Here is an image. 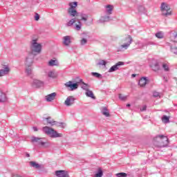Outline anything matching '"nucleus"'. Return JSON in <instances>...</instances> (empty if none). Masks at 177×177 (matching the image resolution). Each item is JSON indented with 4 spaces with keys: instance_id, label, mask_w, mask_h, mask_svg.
I'll list each match as a JSON object with an SVG mask.
<instances>
[{
    "instance_id": "obj_27",
    "label": "nucleus",
    "mask_w": 177,
    "mask_h": 177,
    "mask_svg": "<svg viewBox=\"0 0 177 177\" xmlns=\"http://www.w3.org/2000/svg\"><path fill=\"white\" fill-rule=\"evenodd\" d=\"M59 62H57V60L51 59L48 62V65L51 67H53V66H58Z\"/></svg>"
},
{
    "instance_id": "obj_13",
    "label": "nucleus",
    "mask_w": 177,
    "mask_h": 177,
    "mask_svg": "<svg viewBox=\"0 0 177 177\" xmlns=\"http://www.w3.org/2000/svg\"><path fill=\"white\" fill-rule=\"evenodd\" d=\"M32 85L34 88H41V86H44V82L39 80H33Z\"/></svg>"
},
{
    "instance_id": "obj_46",
    "label": "nucleus",
    "mask_w": 177,
    "mask_h": 177,
    "mask_svg": "<svg viewBox=\"0 0 177 177\" xmlns=\"http://www.w3.org/2000/svg\"><path fill=\"white\" fill-rule=\"evenodd\" d=\"M35 20H36V21H38V20H39V15L38 13H36L35 16Z\"/></svg>"
},
{
    "instance_id": "obj_36",
    "label": "nucleus",
    "mask_w": 177,
    "mask_h": 177,
    "mask_svg": "<svg viewBox=\"0 0 177 177\" xmlns=\"http://www.w3.org/2000/svg\"><path fill=\"white\" fill-rule=\"evenodd\" d=\"M155 35L156 38H158L159 39H162V38H164V34L162 33V32H158L156 33Z\"/></svg>"
},
{
    "instance_id": "obj_8",
    "label": "nucleus",
    "mask_w": 177,
    "mask_h": 177,
    "mask_svg": "<svg viewBox=\"0 0 177 177\" xmlns=\"http://www.w3.org/2000/svg\"><path fill=\"white\" fill-rule=\"evenodd\" d=\"M78 82L73 83L71 81H69L65 83L66 88H70V91H75V89H78Z\"/></svg>"
},
{
    "instance_id": "obj_29",
    "label": "nucleus",
    "mask_w": 177,
    "mask_h": 177,
    "mask_svg": "<svg viewBox=\"0 0 177 177\" xmlns=\"http://www.w3.org/2000/svg\"><path fill=\"white\" fill-rule=\"evenodd\" d=\"M45 120H47V123L50 124V125H51V127H53V125H56V121L50 120V117H48Z\"/></svg>"
},
{
    "instance_id": "obj_45",
    "label": "nucleus",
    "mask_w": 177,
    "mask_h": 177,
    "mask_svg": "<svg viewBox=\"0 0 177 177\" xmlns=\"http://www.w3.org/2000/svg\"><path fill=\"white\" fill-rule=\"evenodd\" d=\"M119 99L120 100H126L127 96H124V95H122V94H119Z\"/></svg>"
},
{
    "instance_id": "obj_30",
    "label": "nucleus",
    "mask_w": 177,
    "mask_h": 177,
    "mask_svg": "<svg viewBox=\"0 0 177 177\" xmlns=\"http://www.w3.org/2000/svg\"><path fill=\"white\" fill-rule=\"evenodd\" d=\"M106 13L107 15H111V13H113V6L111 5L106 6Z\"/></svg>"
},
{
    "instance_id": "obj_38",
    "label": "nucleus",
    "mask_w": 177,
    "mask_h": 177,
    "mask_svg": "<svg viewBox=\"0 0 177 177\" xmlns=\"http://www.w3.org/2000/svg\"><path fill=\"white\" fill-rule=\"evenodd\" d=\"M80 16L82 17L81 20H83L84 21H86L88 20V15L81 14Z\"/></svg>"
},
{
    "instance_id": "obj_10",
    "label": "nucleus",
    "mask_w": 177,
    "mask_h": 177,
    "mask_svg": "<svg viewBox=\"0 0 177 177\" xmlns=\"http://www.w3.org/2000/svg\"><path fill=\"white\" fill-rule=\"evenodd\" d=\"M75 103V97L74 96H68L64 102L65 106L67 107H70V106H73Z\"/></svg>"
},
{
    "instance_id": "obj_11",
    "label": "nucleus",
    "mask_w": 177,
    "mask_h": 177,
    "mask_svg": "<svg viewBox=\"0 0 177 177\" xmlns=\"http://www.w3.org/2000/svg\"><path fill=\"white\" fill-rule=\"evenodd\" d=\"M43 139L44 138H41L32 137L31 142L32 143H34V142L38 143V145H39L40 146H45L46 142L42 141Z\"/></svg>"
},
{
    "instance_id": "obj_54",
    "label": "nucleus",
    "mask_w": 177,
    "mask_h": 177,
    "mask_svg": "<svg viewBox=\"0 0 177 177\" xmlns=\"http://www.w3.org/2000/svg\"><path fill=\"white\" fill-rule=\"evenodd\" d=\"M26 157H30V153H26Z\"/></svg>"
},
{
    "instance_id": "obj_34",
    "label": "nucleus",
    "mask_w": 177,
    "mask_h": 177,
    "mask_svg": "<svg viewBox=\"0 0 177 177\" xmlns=\"http://www.w3.org/2000/svg\"><path fill=\"white\" fill-rule=\"evenodd\" d=\"M138 13H146V9L142 6H138Z\"/></svg>"
},
{
    "instance_id": "obj_24",
    "label": "nucleus",
    "mask_w": 177,
    "mask_h": 177,
    "mask_svg": "<svg viewBox=\"0 0 177 177\" xmlns=\"http://www.w3.org/2000/svg\"><path fill=\"white\" fill-rule=\"evenodd\" d=\"M151 67L153 71H160V65L158 64V62H156L154 64H152L151 66Z\"/></svg>"
},
{
    "instance_id": "obj_15",
    "label": "nucleus",
    "mask_w": 177,
    "mask_h": 177,
    "mask_svg": "<svg viewBox=\"0 0 177 177\" xmlns=\"http://www.w3.org/2000/svg\"><path fill=\"white\" fill-rule=\"evenodd\" d=\"M68 13L71 17H76V19L80 16V12H78L77 10H68Z\"/></svg>"
},
{
    "instance_id": "obj_35",
    "label": "nucleus",
    "mask_w": 177,
    "mask_h": 177,
    "mask_svg": "<svg viewBox=\"0 0 177 177\" xmlns=\"http://www.w3.org/2000/svg\"><path fill=\"white\" fill-rule=\"evenodd\" d=\"M162 122H164L165 124H168V122H169V117L167 116V115H163L162 117Z\"/></svg>"
},
{
    "instance_id": "obj_18",
    "label": "nucleus",
    "mask_w": 177,
    "mask_h": 177,
    "mask_svg": "<svg viewBox=\"0 0 177 177\" xmlns=\"http://www.w3.org/2000/svg\"><path fill=\"white\" fill-rule=\"evenodd\" d=\"M77 21H78V18H73L66 23V27H71Z\"/></svg>"
},
{
    "instance_id": "obj_47",
    "label": "nucleus",
    "mask_w": 177,
    "mask_h": 177,
    "mask_svg": "<svg viewBox=\"0 0 177 177\" xmlns=\"http://www.w3.org/2000/svg\"><path fill=\"white\" fill-rule=\"evenodd\" d=\"M147 109V106L146 105H144L142 109H140V111H146V109Z\"/></svg>"
},
{
    "instance_id": "obj_22",
    "label": "nucleus",
    "mask_w": 177,
    "mask_h": 177,
    "mask_svg": "<svg viewBox=\"0 0 177 177\" xmlns=\"http://www.w3.org/2000/svg\"><path fill=\"white\" fill-rule=\"evenodd\" d=\"M101 113L103 115H105V117H110V112L109 111V109H107V107H103L101 109Z\"/></svg>"
},
{
    "instance_id": "obj_21",
    "label": "nucleus",
    "mask_w": 177,
    "mask_h": 177,
    "mask_svg": "<svg viewBox=\"0 0 177 177\" xmlns=\"http://www.w3.org/2000/svg\"><path fill=\"white\" fill-rule=\"evenodd\" d=\"M6 94L0 91V103H4V102H6Z\"/></svg>"
},
{
    "instance_id": "obj_40",
    "label": "nucleus",
    "mask_w": 177,
    "mask_h": 177,
    "mask_svg": "<svg viewBox=\"0 0 177 177\" xmlns=\"http://www.w3.org/2000/svg\"><path fill=\"white\" fill-rule=\"evenodd\" d=\"M162 68H164L165 71H169V66L167 64H163L162 65Z\"/></svg>"
},
{
    "instance_id": "obj_9",
    "label": "nucleus",
    "mask_w": 177,
    "mask_h": 177,
    "mask_svg": "<svg viewBox=\"0 0 177 177\" xmlns=\"http://www.w3.org/2000/svg\"><path fill=\"white\" fill-rule=\"evenodd\" d=\"M124 64H125V62H118L109 68V73H114V71H117V70L120 68V66H124Z\"/></svg>"
},
{
    "instance_id": "obj_5",
    "label": "nucleus",
    "mask_w": 177,
    "mask_h": 177,
    "mask_svg": "<svg viewBox=\"0 0 177 177\" xmlns=\"http://www.w3.org/2000/svg\"><path fill=\"white\" fill-rule=\"evenodd\" d=\"M32 58L30 57H26V66H28V67L26 68L25 73L28 75V77H30V78H32V77H34V75H32V68H31V66H30V64H32Z\"/></svg>"
},
{
    "instance_id": "obj_2",
    "label": "nucleus",
    "mask_w": 177,
    "mask_h": 177,
    "mask_svg": "<svg viewBox=\"0 0 177 177\" xmlns=\"http://www.w3.org/2000/svg\"><path fill=\"white\" fill-rule=\"evenodd\" d=\"M43 132L48 135L50 138H62L63 135L62 133H57L56 130H54L53 128L46 126L42 129Z\"/></svg>"
},
{
    "instance_id": "obj_39",
    "label": "nucleus",
    "mask_w": 177,
    "mask_h": 177,
    "mask_svg": "<svg viewBox=\"0 0 177 177\" xmlns=\"http://www.w3.org/2000/svg\"><path fill=\"white\" fill-rule=\"evenodd\" d=\"M116 176L117 177H127V176H128V174H127V173H124V172L118 173V174H116Z\"/></svg>"
},
{
    "instance_id": "obj_53",
    "label": "nucleus",
    "mask_w": 177,
    "mask_h": 177,
    "mask_svg": "<svg viewBox=\"0 0 177 177\" xmlns=\"http://www.w3.org/2000/svg\"><path fill=\"white\" fill-rule=\"evenodd\" d=\"M131 77H136V75H135V74H132V75H131Z\"/></svg>"
},
{
    "instance_id": "obj_19",
    "label": "nucleus",
    "mask_w": 177,
    "mask_h": 177,
    "mask_svg": "<svg viewBox=\"0 0 177 177\" xmlns=\"http://www.w3.org/2000/svg\"><path fill=\"white\" fill-rule=\"evenodd\" d=\"M146 84H147V77H142L140 79L138 82L140 86H146Z\"/></svg>"
},
{
    "instance_id": "obj_26",
    "label": "nucleus",
    "mask_w": 177,
    "mask_h": 177,
    "mask_svg": "<svg viewBox=\"0 0 177 177\" xmlns=\"http://www.w3.org/2000/svg\"><path fill=\"white\" fill-rule=\"evenodd\" d=\"M86 96H87L88 97H91V99H95L93 92L89 89L86 91Z\"/></svg>"
},
{
    "instance_id": "obj_7",
    "label": "nucleus",
    "mask_w": 177,
    "mask_h": 177,
    "mask_svg": "<svg viewBox=\"0 0 177 177\" xmlns=\"http://www.w3.org/2000/svg\"><path fill=\"white\" fill-rule=\"evenodd\" d=\"M9 73H10V68H9V65H3L2 68L0 69V77L8 75Z\"/></svg>"
},
{
    "instance_id": "obj_12",
    "label": "nucleus",
    "mask_w": 177,
    "mask_h": 177,
    "mask_svg": "<svg viewBox=\"0 0 177 177\" xmlns=\"http://www.w3.org/2000/svg\"><path fill=\"white\" fill-rule=\"evenodd\" d=\"M55 175L57 177H70L68 172L64 170H57L55 171Z\"/></svg>"
},
{
    "instance_id": "obj_51",
    "label": "nucleus",
    "mask_w": 177,
    "mask_h": 177,
    "mask_svg": "<svg viewBox=\"0 0 177 177\" xmlns=\"http://www.w3.org/2000/svg\"><path fill=\"white\" fill-rule=\"evenodd\" d=\"M64 123H63V122H60L59 124V126L62 127V128H64Z\"/></svg>"
},
{
    "instance_id": "obj_25",
    "label": "nucleus",
    "mask_w": 177,
    "mask_h": 177,
    "mask_svg": "<svg viewBox=\"0 0 177 177\" xmlns=\"http://www.w3.org/2000/svg\"><path fill=\"white\" fill-rule=\"evenodd\" d=\"M69 8L68 10H75L76 6H78V3L77 1L69 3Z\"/></svg>"
},
{
    "instance_id": "obj_48",
    "label": "nucleus",
    "mask_w": 177,
    "mask_h": 177,
    "mask_svg": "<svg viewBox=\"0 0 177 177\" xmlns=\"http://www.w3.org/2000/svg\"><path fill=\"white\" fill-rule=\"evenodd\" d=\"M147 46L149 45H156V43L153 42V41H149L146 44Z\"/></svg>"
},
{
    "instance_id": "obj_4",
    "label": "nucleus",
    "mask_w": 177,
    "mask_h": 177,
    "mask_svg": "<svg viewBox=\"0 0 177 177\" xmlns=\"http://www.w3.org/2000/svg\"><path fill=\"white\" fill-rule=\"evenodd\" d=\"M160 10L162 12V16H165V17H169V16L172 15L171 8H169V6L165 3H162Z\"/></svg>"
},
{
    "instance_id": "obj_49",
    "label": "nucleus",
    "mask_w": 177,
    "mask_h": 177,
    "mask_svg": "<svg viewBox=\"0 0 177 177\" xmlns=\"http://www.w3.org/2000/svg\"><path fill=\"white\" fill-rule=\"evenodd\" d=\"M32 129H33V131H34L35 132L38 131V128H37V127H32Z\"/></svg>"
},
{
    "instance_id": "obj_3",
    "label": "nucleus",
    "mask_w": 177,
    "mask_h": 177,
    "mask_svg": "<svg viewBox=\"0 0 177 177\" xmlns=\"http://www.w3.org/2000/svg\"><path fill=\"white\" fill-rule=\"evenodd\" d=\"M155 142H158L159 143V146L160 147H167L168 146V137L164 135H158L154 138Z\"/></svg>"
},
{
    "instance_id": "obj_1",
    "label": "nucleus",
    "mask_w": 177,
    "mask_h": 177,
    "mask_svg": "<svg viewBox=\"0 0 177 177\" xmlns=\"http://www.w3.org/2000/svg\"><path fill=\"white\" fill-rule=\"evenodd\" d=\"M41 52H42V45L37 42V39H32L30 41V55L28 57L34 59V57H31V55H32V56H37V55H39Z\"/></svg>"
},
{
    "instance_id": "obj_42",
    "label": "nucleus",
    "mask_w": 177,
    "mask_h": 177,
    "mask_svg": "<svg viewBox=\"0 0 177 177\" xmlns=\"http://www.w3.org/2000/svg\"><path fill=\"white\" fill-rule=\"evenodd\" d=\"M171 40L174 41V42H176L177 43V33L176 34H173L171 35Z\"/></svg>"
},
{
    "instance_id": "obj_14",
    "label": "nucleus",
    "mask_w": 177,
    "mask_h": 177,
    "mask_svg": "<svg viewBox=\"0 0 177 177\" xmlns=\"http://www.w3.org/2000/svg\"><path fill=\"white\" fill-rule=\"evenodd\" d=\"M70 44H71V36H64L63 37V44L65 46H69Z\"/></svg>"
},
{
    "instance_id": "obj_44",
    "label": "nucleus",
    "mask_w": 177,
    "mask_h": 177,
    "mask_svg": "<svg viewBox=\"0 0 177 177\" xmlns=\"http://www.w3.org/2000/svg\"><path fill=\"white\" fill-rule=\"evenodd\" d=\"M153 97H160V93H158L157 91H154L153 93Z\"/></svg>"
},
{
    "instance_id": "obj_50",
    "label": "nucleus",
    "mask_w": 177,
    "mask_h": 177,
    "mask_svg": "<svg viewBox=\"0 0 177 177\" xmlns=\"http://www.w3.org/2000/svg\"><path fill=\"white\" fill-rule=\"evenodd\" d=\"M163 80H164L165 82H168V78L165 77V76H163Z\"/></svg>"
},
{
    "instance_id": "obj_6",
    "label": "nucleus",
    "mask_w": 177,
    "mask_h": 177,
    "mask_svg": "<svg viewBox=\"0 0 177 177\" xmlns=\"http://www.w3.org/2000/svg\"><path fill=\"white\" fill-rule=\"evenodd\" d=\"M124 41L127 43L120 46V48H118L120 52L124 50V49H128V48H129L130 45L132 44V37H131V35H127Z\"/></svg>"
},
{
    "instance_id": "obj_31",
    "label": "nucleus",
    "mask_w": 177,
    "mask_h": 177,
    "mask_svg": "<svg viewBox=\"0 0 177 177\" xmlns=\"http://www.w3.org/2000/svg\"><path fill=\"white\" fill-rule=\"evenodd\" d=\"M100 21L101 23H105V21H110V17L109 16L102 17L101 19H100Z\"/></svg>"
},
{
    "instance_id": "obj_32",
    "label": "nucleus",
    "mask_w": 177,
    "mask_h": 177,
    "mask_svg": "<svg viewBox=\"0 0 177 177\" xmlns=\"http://www.w3.org/2000/svg\"><path fill=\"white\" fill-rule=\"evenodd\" d=\"M48 77H49V78H56L57 75L55 73V71H50L48 73Z\"/></svg>"
},
{
    "instance_id": "obj_17",
    "label": "nucleus",
    "mask_w": 177,
    "mask_h": 177,
    "mask_svg": "<svg viewBox=\"0 0 177 177\" xmlns=\"http://www.w3.org/2000/svg\"><path fill=\"white\" fill-rule=\"evenodd\" d=\"M80 82L82 83V89H83L84 91H88L89 89V88H91V86H89V84L84 82V81L82 80V79L80 80Z\"/></svg>"
},
{
    "instance_id": "obj_43",
    "label": "nucleus",
    "mask_w": 177,
    "mask_h": 177,
    "mask_svg": "<svg viewBox=\"0 0 177 177\" xmlns=\"http://www.w3.org/2000/svg\"><path fill=\"white\" fill-rule=\"evenodd\" d=\"M106 64H107V62L105 61V60H100L99 62H98V65L99 66H106Z\"/></svg>"
},
{
    "instance_id": "obj_16",
    "label": "nucleus",
    "mask_w": 177,
    "mask_h": 177,
    "mask_svg": "<svg viewBox=\"0 0 177 177\" xmlns=\"http://www.w3.org/2000/svg\"><path fill=\"white\" fill-rule=\"evenodd\" d=\"M56 93H50L46 96V100L47 102H52L53 100H55V98L56 97Z\"/></svg>"
},
{
    "instance_id": "obj_52",
    "label": "nucleus",
    "mask_w": 177,
    "mask_h": 177,
    "mask_svg": "<svg viewBox=\"0 0 177 177\" xmlns=\"http://www.w3.org/2000/svg\"><path fill=\"white\" fill-rule=\"evenodd\" d=\"M127 107H131V104H127Z\"/></svg>"
},
{
    "instance_id": "obj_41",
    "label": "nucleus",
    "mask_w": 177,
    "mask_h": 177,
    "mask_svg": "<svg viewBox=\"0 0 177 177\" xmlns=\"http://www.w3.org/2000/svg\"><path fill=\"white\" fill-rule=\"evenodd\" d=\"M87 42H88V40L86 39H85V38H83L80 41V44L82 46L86 45Z\"/></svg>"
},
{
    "instance_id": "obj_23",
    "label": "nucleus",
    "mask_w": 177,
    "mask_h": 177,
    "mask_svg": "<svg viewBox=\"0 0 177 177\" xmlns=\"http://www.w3.org/2000/svg\"><path fill=\"white\" fill-rule=\"evenodd\" d=\"M77 21L78 24H76L75 26V30H76V31H80L81 28H82V23H81V19H77Z\"/></svg>"
},
{
    "instance_id": "obj_20",
    "label": "nucleus",
    "mask_w": 177,
    "mask_h": 177,
    "mask_svg": "<svg viewBox=\"0 0 177 177\" xmlns=\"http://www.w3.org/2000/svg\"><path fill=\"white\" fill-rule=\"evenodd\" d=\"M30 167H32V168H35V169H41V165L37 163V162L30 161Z\"/></svg>"
},
{
    "instance_id": "obj_28",
    "label": "nucleus",
    "mask_w": 177,
    "mask_h": 177,
    "mask_svg": "<svg viewBox=\"0 0 177 177\" xmlns=\"http://www.w3.org/2000/svg\"><path fill=\"white\" fill-rule=\"evenodd\" d=\"M167 45H169V46H170V50L172 53H174V55H177V47H172V46H171V44L167 43Z\"/></svg>"
},
{
    "instance_id": "obj_37",
    "label": "nucleus",
    "mask_w": 177,
    "mask_h": 177,
    "mask_svg": "<svg viewBox=\"0 0 177 177\" xmlns=\"http://www.w3.org/2000/svg\"><path fill=\"white\" fill-rule=\"evenodd\" d=\"M103 176V170L102 169H99L97 174H95V177H102Z\"/></svg>"
},
{
    "instance_id": "obj_33",
    "label": "nucleus",
    "mask_w": 177,
    "mask_h": 177,
    "mask_svg": "<svg viewBox=\"0 0 177 177\" xmlns=\"http://www.w3.org/2000/svg\"><path fill=\"white\" fill-rule=\"evenodd\" d=\"M91 75L93 77H95V78H98L100 80H102V74L99 73H96V72H92L91 73Z\"/></svg>"
}]
</instances>
